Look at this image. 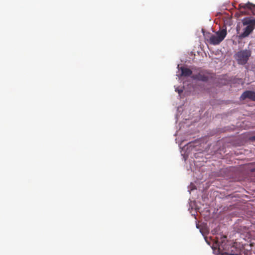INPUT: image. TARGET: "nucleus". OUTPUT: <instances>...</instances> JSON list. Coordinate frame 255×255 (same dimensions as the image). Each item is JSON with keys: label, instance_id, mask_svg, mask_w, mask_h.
Instances as JSON below:
<instances>
[{"label": "nucleus", "instance_id": "obj_3", "mask_svg": "<svg viewBox=\"0 0 255 255\" xmlns=\"http://www.w3.org/2000/svg\"><path fill=\"white\" fill-rule=\"evenodd\" d=\"M251 55L252 51L246 49L238 51L234 57L238 64L244 65L248 63Z\"/></svg>", "mask_w": 255, "mask_h": 255}, {"label": "nucleus", "instance_id": "obj_4", "mask_svg": "<svg viewBox=\"0 0 255 255\" xmlns=\"http://www.w3.org/2000/svg\"><path fill=\"white\" fill-rule=\"evenodd\" d=\"M191 78L194 80H197L203 82H206L208 80V76L204 73L203 72H200L197 74H194L191 76Z\"/></svg>", "mask_w": 255, "mask_h": 255}, {"label": "nucleus", "instance_id": "obj_6", "mask_svg": "<svg viewBox=\"0 0 255 255\" xmlns=\"http://www.w3.org/2000/svg\"><path fill=\"white\" fill-rule=\"evenodd\" d=\"M239 6L240 9H249L251 10L253 14L255 15V4H254L250 2H248L247 3H240Z\"/></svg>", "mask_w": 255, "mask_h": 255}, {"label": "nucleus", "instance_id": "obj_11", "mask_svg": "<svg viewBox=\"0 0 255 255\" xmlns=\"http://www.w3.org/2000/svg\"><path fill=\"white\" fill-rule=\"evenodd\" d=\"M188 157V156L186 157L184 156L185 159H186V158H187Z\"/></svg>", "mask_w": 255, "mask_h": 255}, {"label": "nucleus", "instance_id": "obj_7", "mask_svg": "<svg viewBox=\"0 0 255 255\" xmlns=\"http://www.w3.org/2000/svg\"><path fill=\"white\" fill-rule=\"evenodd\" d=\"M180 70L181 71V76L188 77L192 75V70L187 67H181L180 68Z\"/></svg>", "mask_w": 255, "mask_h": 255}, {"label": "nucleus", "instance_id": "obj_10", "mask_svg": "<svg viewBox=\"0 0 255 255\" xmlns=\"http://www.w3.org/2000/svg\"><path fill=\"white\" fill-rule=\"evenodd\" d=\"M182 91H182V90H178V93H179V94H180V93H181V92H182Z\"/></svg>", "mask_w": 255, "mask_h": 255}, {"label": "nucleus", "instance_id": "obj_9", "mask_svg": "<svg viewBox=\"0 0 255 255\" xmlns=\"http://www.w3.org/2000/svg\"><path fill=\"white\" fill-rule=\"evenodd\" d=\"M251 170L252 172H255V167L252 168Z\"/></svg>", "mask_w": 255, "mask_h": 255}, {"label": "nucleus", "instance_id": "obj_8", "mask_svg": "<svg viewBox=\"0 0 255 255\" xmlns=\"http://www.w3.org/2000/svg\"><path fill=\"white\" fill-rule=\"evenodd\" d=\"M249 140L251 141H255V135L249 137Z\"/></svg>", "mask_w": 255, "mask_h": 255}, {"label": "nucleus", "instance_id": "obj_1", "mask_svg": "<svg viewBox=\"0 0 255 255\" xmlns=\"http://www.w3.org/2000/svg\"><path fill=\"white\" fill-rule=\"evenodd\" d=\"M227 34L226 29H223L217 31L216 35L212 34L210 33H208V35H206L205 38L210 44L212 45H218L225 38Z\"/></svg>", "mask_w": 255, "mask_h": 255}, {"label": "nucleus", "instance_id": "obj_5", "mask_svg": "<svg viewBox=\"0 0 255 255\" xmlns=\"http://www.w3.org/2000/svg\"><path fill=\"white\" fill-rule=\"evenodd\" d=\"M241 99L242 100L249 99L253 101H255V92L252 91H246L242 94Z\"/></svg>", "mask_w": 255, "mask_h": 255}, {"label": "nucleus", "instance_id": "obj_2", "mask_svg": "<svg viewBox=\"0 0 255 255\" xmlns=\"http://www.w3.org/2000/svg\"><path fill=\"white\" fill-rule=\"evenodd\" d=\"M243 24L246 26L243 28V32L239 35V38L240 39L248 37L252 33L255 28V19L245 18L243 20Z\"/></svg>", "mask_w": 255, "mask_h": 255}]
</instances>
